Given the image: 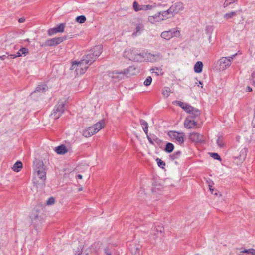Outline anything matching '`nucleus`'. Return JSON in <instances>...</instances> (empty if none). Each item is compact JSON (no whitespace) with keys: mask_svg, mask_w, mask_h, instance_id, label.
Masks as SVG:
<instances>
[{"mask_svg":"<svg viewBox=\"0 0 255 255\" xmlns=\"http://www.w3.org/2000/svg\"><path fill=\"white\" fill-rule=\"evenodd\" d=\"M102 52L101 45H97L92 48L81 59L82 64L84 63L88 67L100 56Z\"/></svg>","mask_w":255,"mask_h":255,"instance_id":"f257e3e1","label":"nucleus"},{"mask_svg":"<svg viewBox=\"0 0 255 255\" xmlns=\"http://www.w3.org/2000/svg\"><path fill=\"white\" fill-rule=\"evenodd\" d=\"M123 54L124 57L130 60L138 62L144 61L143 52H140L137 49H126Z\"/></svg>","mask_w":255,"mask_h":255,"instance_id":"f03ea898","label":"nucleus"},{"mask_svg":"<svg viewBox=\"0 0 255 255\" xmlns=\"http://www.w3.org/2000/svg\"><path fill=\"white\" fill-rule=\"evenodd\" d=\"M164 236V228L160 223H155L151 229L150 238L154 241L160 239L162 242V238Z\"/></svg>","mask_w":255,"mask_h":255,"instance_id":"7ed1b4c3","label":"nucleus"},{"mask_svg":"<svg viewBox=\"0 0 255 255\" xmlns=\"http://www.w3.org/2000/svg\"><path fill=\"white\" fill-rule=\"evenodd\" d=\"M235 54L231 56L222 57L215 63L216 71H222L227 69L231 64V61L236 56Z\"/></svg>","mask_w":255,"mask_h":255,"instance_id":"20e7f679","label":"nucleus"},{"mask_svg":"<svg viewBox=\"0 0 255 255\" xmlns=\"http://www.w3.org/2000/svg\"><path fill=\"white\" fill-rule=\"evenodd\" d=\"M65 111V103L62 101H59L54 107L52 112L50 114V117L54 119H59Z\"/></svg>","mask_w":255,"mask_h":255,"instance_id":"39448f33","label":"nucleus"},{"mask_svg":"<svg viewBox=\"0 0 255 255\" xmlns=\"http://www.w3.org/2000/svg\"><path fill=\"white\" fill-rule=\"evenodd\" d=\"M45 168L46 167L42 162L39 161L37 163L35 171L39 178L43 182H45L46 179Z\"/></svg>","mask_w":255,"mask_h":255,"instance_id":"423d86ee","label":"nucleus"},{"mask_svg":"<svg viewBox=\"0 0 255 255\" xmlns=\"http://www.w3.org/2000/svg\"><path fill=\"white\" fill-rule=\"evenodd\" d=\"M167 135L170 137L172 141H175L179 144H182L184 141V134L175 131H169Z\"/></svg>","mask_w":255,"mask_h":255,"instance_id":"0eeeda50","label":"nucleus"},{"mask_svg":"<svg viewBox=\"0 0 255 255\" xmlns=\"http://www.w3.org/2000/svg\"><path fill=\"white\" fill-rule=\"evenodd\" d=\"M66 39H67L66 36H63L62 37L53 38L47 40L44 43H43L41 45V46L45 47V46H56Z\"/></svg>","mask_w":255,"mask_h":255,"instance_id":"6e6552de","label":"nucleus"},{"mask_svg":"<svg viewBox=\"0 0 255 255\" xmlns=\"http://www.w3.org/2000/svg\"><path fill=\"white\" fill-rule=\"evenodd\" d=\"M180 36V31L176 28H173L168 31H163L161 34V37L166 40H170L174 37H179Z\"/></svg>","mask_w":255,"mask_h":255,"instance_id":"1a4fd4ad","label":"nucleus"},{"mask_svg":"<svg viewBox=\"0 0 255 255\" xmlns=\"http://www.w3.org/2000/svg\"><path fill=\"white\" fill-rule=\"evenodd\" d=\"M252 133L250 132L245 131L242 133V137L244 138L247 142L255 141V121L252 122Z\"/></svg>","mask_w":255,"mask_h":255,"instance_id":"9d476101","label":"nucleus"},{"mask_svg":"<svg viewBox=\"0 0 255 255\" xmlns=\"http://www.w3.org/2000/svg\"><path fill=\"white\" fill-rule=\"evenodd\" d=\"M247 149L246 148H243L239 150L235 151L233 154V157L235 159H238L241 162L245 160L247 155Z\"/></svg>","mask_w":255,"mask_h":255,"instance_id":"9b49d317","label":"nucleus"},{"mask_svg":"<svg viewBox=\"0 0 255 255\" xmlns=\"http://www.w3.org/2000/svg\"><path fill=\"white\" fill-rule=\"evenodd\" d=\"M184 8V4L181 2H177L172 5L169 9L171 13V16H174L175 14L182 11Z\"/></svg>","mask_w":255,"mask_h":255,"instance_id":"f8f14e48","label":"nucleus"},{"mask_svg":"<svg viewBox=\"0 0 255 255\" xmlns=\"http://www.w3.org/2000/svg\"><path fill=\"white\" fill-rule=\"evenodd\" d=\"M139 122L142 127V129H143L144 132H145V133L146 135L147 138L149 142L151 144L154 145V143L153 142L152 138L150 137V136L149 135H148V123L143 119H140L139 121Z\"/></svg>","mask_w":255,"mask_h":255,"instance_id":"ddd939ff","label":"nucleus"},{"mask_svg":"<svg viewBox=\"0 0 255 255\" xmlns=\"http://www.w3.org/2000/svg\"><path fill=\"white\" fill-rule=\"evenodd\" d=\"M88 65H86L84 63L82 64L81 60L77 62V67L75 71L77 75L84 74L88 68Z\"/></svg>","mask_w":255,"mask_h":255,"instance_id":"4468645a","label":"nucleus"},{"mask_svg":"<svg viewBox=\"0 0 255 255\" xmlns=\"http://www.w3.org/2000/svg\"><path fill=\"white\" fill-rule=\"evenodd\" d=\"M189 139L192 142L196 143H201L204 140L203 137L201 134L195 132H193L190 134Z\"/></svg>","mask_w":255,"mask_h":255,"instance_id":"2eb2a0df","label":"nucleus"},{"mask_svg":"<svg viewBox=\"0 0 255 255\" xmlns=\"http://www.w3.org/2000/svg\"><path fill=\"white\" fill-rule=\"evenodd\" d=\"M144 61L146 60L147 61L151 62H155L160 57V54H152L151 53H147L143 52Z\"/></svg>","mask_w":255,"mask_h":255,"instance_id":"dca6fc26","label":"nucleus"},{"mask_svg":"<svg viewBox=\"0 0 255 255\" xmlns=\"http://www.w3.org/2000/svg\"><path fill=\"white\" fill-rule=\"evenodd\" d=\"M196 125L197 122L189 117L185 119L184 122L185 127L187 128H192Z\"/></svg>","mask_w":255,"mask_h":255,"instance_id":"f3484780","label":"nucleus"},{"mask_svg":"<svg viewBox=\"0 0 255 255\" xmlns=\"http://www.w3.org/2000/svg\"><path fill=\"white\" fill-rule=\"evenodd\" d=\"M148 20L149 22L151 23L163 21V18H162L161 16V12H157L153 16H149L148 18Z\"/></svg>","mask_w":255,"mask_h":255,"instance_id":"a211bd4d","label":"nucleus"},{"mask_svg":"<svg viewBox=\"0 0 255 255\" xmlns=\"http://www.w3.org/2000/svg\"><path fill=\"white\" fill-rule=\"evenodd\" d=\"M136 70V68L133 66H130L128 68L124 69L123 71H117L116 74H129L130 75H133L135 74L134 71Z\"/></svg>","mask_w":255,"mask_h":255,"instance_id":"6ab92c4d","label":"nucleus"},{"mask_svg":"<svg viewBox=\"0 0 255 255\" xmlns=\"http://www.w3.org/2000/svg\"><path fill=\"white\" fill-rule=\"evenodd\" d=\"M92 126L89 127L83 131V135L86 137H89L96 133Z\"/></svg>","mask_w":255,"mask_h":255,"instance_id":"aec40b11","label":"nucleus"},{"mask_svg":"<svg viewBox=\"0 0 255 255\" xmlns=\"http://www.w3.org/2000/svg\"><path fill=\"white\" fill-rule=\"evenodd\" d=\"M105 122L103 120H100L97 123L92 126L94 128V130L98 132L100 129H101L104 127Z\"/></svg>","mask_w":255,"mask_h":255,"instance_id":"412c9836","label":"nucleus"},{"mask_svg":"<svg viewBox=\"0 0 255 255\" xmlns=\"http://www.w3.org/2000/svg\"><path fill=\"white\" fill-rule=\"evenodd\" d=\"M56 153L60 155H63L67 152L66 147L64 145H61L55 148Z\"/></svg>","mask_w":255,"mask_h":255,"instance_id":"4be33fe9","label":"nucleus"},{"mask_svg":"<svg viewBox=\"0 0 255 255\" xmlns=\"http://www.w3.org/2000/svg\"><path fill=\"white\" fill-rule=\"evenodd\" d=\"M242 12L241 9H240V10H239L238 11H231L229 13H227L225 14L223 16V17L226 20H228L229 19L233 18L234 16H235L237 15V13L238 12Z\"/></svg>","mask_w":255,"mask_h":255,"instance_id":"5701e85b","label":"nucleus"},{"mask_svg":"<svg viewBox=\"0 0 255 255\" xmlns=\"http://www.w3.org/2000/svg\"><path fill=\"white\" fill-rule=\"evenodd\" d=\"M203 67V63L201 61H198L196 63L194 67V71L197 73H200L202 71Z\"/></svg>","mask_w":255,"mask_h":255,"instance_id":"b1692460","label":"nucleus"},{"mask_svg":"<svg viewBox=\"0 0 255 255\" xmlns=\"http://www.w3.org/2000/svg\"><path fill=\"white\" fill-rule=\"evenodd\" d=\"M161 12V16L162 18H163V20H164L167 18H170L171 17H173V16H171V13L170 11V9L168 8L167 10L160 11Z\"/></svg>","mask_w":255,"mask_h":255,"instance_id":"393cba45","label":"nucleus"},{"mask_svg":"<svg viewBox=\"0 0 255 255\" xmlns=\"http://www.w3.org/2000/svg\"><path fill=\"white\" fill-rule=\"evenodd\" d=\"M190 114H191V116L189 117L194 119L200 115L201 112L198 109L193 108V109L192 110V111H191Z\"/></svg>","mask_w":255,"mask_h":255,"instance_id":"a878e982","label":"nucleus"},{"mask_svg":"<svg viewBox=\"0 0 255 255\" xmlns=\"http://www.w3.org/2000/svg\"><path fill=\"white\" fill-rule=\"evenodd\" d=\"M174 145L172 143L168 142L166 143V144L165 145V147L164 148V151L166 153H170L174 150Z\"/></svg>","mask_w":255,"mask_h":255,"instance_id":"bb28decb","label":"nucleus"},{"mask_svg":"<svg viewBox=\"0 0 255 255\" xmlns=\"http://www.w3.org/2000/svg\"><path fill=\"white\" fill-rule=\"evenodd\" d=\"M22 168V163L20 161H17L14 164L12 169L15 172H19L20 171L21 169Z\"/></svg>","mask_w":255,"mask_h":255,"instance_id":"cd10ccee","label":"nucleus"},{"mask_svg":"<svg viewBox=\"0 0 255 255\" xmlns=\"http://www.w3.org/2000/svg\"><path fill=\"white\" fill-rule=\"evenodd\" d=\"M150 137L152 138L153 142L154 143V145H155L154 142H155L158 146H161L163 144V141L157 137L154 134L151 135Z\"/></svg>","mask_w":255,"mask_h":255,"instance_id":"c85d7f7f","label":"nucleus"},{"mask_svg":"<svg viewBox=\"0 0 255 255\" xmlns=\"http://www.w3.org/2000/svg\"><path fill=\"white\" fill-rule=\"evenodd\" d=\"M143 27L144 26L142 24H138L135 29V31L132 34L133 36H137L138 34H140L141 31L143 29Z\"/></svg>","mask_w":255,"mask_h":255,"instance_id":"c756f323","label":"nucleus"},{"mask_svg":"<svg viewBox=\"0 0 255 255\" xmlns=\"http://www.w3.org/2000/svg\"><path fill=\"white\" fill-rule=\"evenodd\" d=\"M181 155V152L180 151H177L173 153L172 154L169 155V158L171 160H174L178 159L180 158Z\"/></svg>","mask_w":255,"mask_h":255,"instance_id":"7c9ffc66","label":"nucleus"},{"mask_svg":"<svg viewBox=\"0 0 255 255\" xmlns=\"http://www.w3.org/2000/svg\"><path fill=\"white\" fill-rule=\"evenodd\" d=\"M162 93L164 97L167 98L171 93L170 88L168 87H164L162 90Z\"/></svg>","mask_w":255,"mask_h":255,"instance_id":"2f4dec72","label":"nucleus"},{"mask_svg":"<svg viewBox=\"0 0 255 255\" xmlns=\"http://www.w3.org/2000/svg\"><path fill=\"white\" fill-rule=\"evenodd\" d=\"M132 252L134 255H141L142 253L140 251V247L139 245H135L134 249H132Z\"/></svg>","mask_w":255,"mask_h":255,"instance_id":"473e14b6","label":"nucleus"},{"mask_svg":"<svg viewBox=\"0 0 255 255\" xmlns=\"http://www.w3.org/2000/svg\"><path fill=\"white\" fill-rule=\"evenodd\" d=\"M156 7L155 5H140V10H151L153 8Z\"/></svg>","mask_w":255,"mask_h":255,"instance_id":"72a5a7b5","label":"nucleus"},{"mask_svg":"<svg viewBox=\"0 0 255 255\" xmlns=\"http://www.w3.org/2000/svg\"><path fill=\"white\" fill-rule=\"evenodd\" d=\"M47 89V86L46 85H38L35 89V91L34 92H43L45 91Z\"/></svg>","mask_w":255,"mask_h":255,"instance_id":"f704fd0d","label":"nucleus"},{"mask_svg":"<svg viewBox=\"0 0 255 255\" xmlns=\"http://www.w3.org/2000/svg\"><path fill=\"white\" fill-rule=\"evenodd\" d=\"M59 33L63 32L65 27V23H60L55 27Z\"/></svg>","mask_w":255,"mask_h":255,"instance_id":"c9c22d12","label":"nucleus"},{"mask_svg":"<svg viewBox=\"0 0 255 255\" xmlns=\"http://www.w3.org/2000/svg\"><path fill=\"white\" fill-rule=\"evenodd\" d=\"M86 20V18L84 15L78 16L76 18V21L79 23L82 24Z\"/></svg>","mask_w":255,"mask_h":255,"instance_id":"e433bc0d","label":"nucleus"},{"mask_svg":"<svg viewBox=\"0 0 255 255\" xmlns=\"http://www.w3.org/2000/svg\"><path fill=\"white\" fill-rule=\"evenodd\" d=\"M242 253H246L248 254H251L252 255H255V249L250 248L249 249H244L241 252Z\"/></svg>","mask_w":255,"mask_h":255,"instance_id":"4c0bfd02","label":"nucleus"},{"mask_svg":"<svg viewBox=\"0 0 255 255\" xmlns=\"http://www.w3.org/2000/svg\"><path fill=\"white\" fill-rule=\"evenodd\" d=\"M238 0H226L223 4V7L224 8L227 7L229 5L236 2Z\"/></svg>","mask_w":255,"mask_h":255,"instance_id":"58836bf2","label":"nucleus"},{"mask_svg":"<svg viewBox=\"0 0 255 255\" xmlns=\"http://www.w3.org/2000/svg\"><path fill=\"white\" fill-rule=\"evenodd\" d=\"M210 156L214 159L221 161L222 159L220 155L217 153H210Z\"/></svg>","mask_w":255,"mask_h":255,"instance_id":"ea45409f","label":"nucleus"},{"mask_svg":"<svg viewBox=\"0 0 255 255\" xmlns=\"http://www.w3.org/2000/svg\"><path fill=\"white\" fill-rule=\"evenodd\" d=\"M156 161H157V164H158V166L162 168V169H164V167L165 166V162H164L163 161H162L161 159L157 158L156 159Z\"/></svg>","mask_w":255,"mask_h":255,"instance_id":"a19ab883","label":"nucleus"},{"mask_svg":"<svg viewBox=\"0 0 255 255\" xmlns=\"http://www.w3.org/2000/svg\"><path fill=\"white\" fill-rule=\"evenodd\" d=\"M193 108L194 107H193L191 105L186 104V105L185 106L183 110L186 112L190 113L191 112V111H192V110L193 109Z\"/></svg>","mask_w":255,"mask_h":255,"instance_id":"79ce46f5","label":"nucleus"},{"mask_svg":"<svg viewBox=\"0 0 255 255\" xmlns=\"http://www.w3.org/2000/svg\"><path fill=\"white\" fill-rule=\"evenodd\" d=\"M59 33L56 28L54 27L53 28H50L48 30V34L49 36H52L56 33Z\"/></svg>","mask_w":255,"mask_h":255,"instance_id":"37998d69","label":"nucleus"},{"mask_svg":"<svg viewBox=\"0 0 255 255\" xmlns=\"http://www.w3.org/2000/svg\"><path fill=\"white\" fill-rule=\"evenodd\" d=\"M152 80L151 76H148L144 82V85L146 86H149L151 83Z\"/></svg>","mask_w":255,"mask_h":255,"instance_id":"c03bdc74","label":"nucleus"},{"mask_svg":"<svg viewBox=\"0 0 255 255\" xmlns=\"http://www.w3.org/2000/svg\"><path fill=\"white\" fill-rule=\"evenodd\" d=\"M140 5L136 1H134L133 3V7L135 11H138L140 10Z\"/></svg>","mask_w":255,"mask_h":255,"instance_id":"a18cd8bd","label":"nucleus"},{"mask_svg":"<svg viewBox=\"0 0 255 255\" xmlns=\"http://www.w3.org/2000/svg\"><path fill=\"white\" fill-rule=\"evenodd\" d=\"M174 104H176L179 106H180L181 108H182L183 109H184L185 106L186 105V103H183L181 101H175L173 102Z\"/></svg>","mask_w":255,"mask_h":255,"instance_id":"49530a36","label":"nucleus"},{"mask_svg":"<svg viewBox=\"0 0 255 255\" xmlns=\"http://www.w3.org/2000/svg\"><path fill=\"white\" fill-rule=\"evenodd\" d=\"M22 55L21 54V52H20V51L19 50L16 54H10L8 55V57H10V59H14L16 57H20Z\"/></svg>","mask_w":255,"mask_h":255,"instance_id":"de8ad7c7","label":"nucleus"},{"mask_svg":"<svg viewBox=\"0 0 255 255\" xmlns=\"http://www.w3.org/2000/svg\"><path fill=\"white\" fill-rule=\"evenodd\" d=\"M20 52H21L22 55H23L24 56H25L27 55L29 52V50L25 48V47H22L19 49Z\"/></svg>","mask_w":255,"mask_h":255,"instance_id":"09e8293b","label":"nucleus"},{"mask_svg":"<svg viewBox=\"0 0 255 255\" xmlns=\"http://www.w3.org/2000/svg\"><path fill=\"white\" fill-rule=\"evenodd\" d=\"M216 142L218 146H219L220 148H223L225 145L223 140L220 138H218Z\"/></svg>","mask_w":255,"mask_h":255,"instance_id":"8fccbe9b","label":"nucleus"},{"mask_svg":"<svg viewBox=\"0 0 255 255\" xmlns=\"http://www.w3.org/2000/svg\"><path fill=\"white\" fill-rule=\"evenodd\" d=\"M55 202V198L53 197H50L47 201V205H50L54 204Z\"/></svg>","mask_w":255,"mask_h":255,"instance_id":"3c124183","label":"nucleus"},{"mask_svg":"<svg viewBox=\"0 0 255 255\" xmlns=\"http://www.w3.org/2000/svg\"><path fill=\"white\" fill-rule=\"evenodd\" d=\"M104 253L105 255H112V251L108 247L104 249Z\"/></svg>","mask_w":255,"mask_h":255,"instance_id":"603ef678","label":"nucleus"},{"mask_svg":"<svg viewBox=\"0 0 255 255\" xmlns=\"http://www.w3.org/2000/svg\"><path fill=\"white\" fill-rule=\"evenodd\" d=\"M77 62H72V65L70 67V70H73L74 69H76V66L77 67Z\"/></svg>","mask_w":255,"mask_h":255,"instance_id":"864d4df0","label":"nucleus"},{"mask_svg":"<svg viewBox=\"0 0 255 255\" xmlns=\"http://www.w3.org/2000/svg\"><path fill=\"white\" fill-rule=\"evenodd\" d=\"M155 69H156V70H158V71L159 70V69L158 68H156V69L152 68V69H151L150 70V72H151L152 73H155V74H156V75L157 76L159 75V74L157 72H155V71H154V70H155Z\"/></svg>","mask_w":255,"mask_h":255,"instance_id":"5fc2aeb1","label":"nucleus"},{"mask_svg":"<svg viewBox=\"0 0 255 255\" xmlns=\"http://www.w3.org/2000/svg\"><path fill=\"white\" fill-rule=\"evenodd\" d=\"M212 29V27L210 26H206V31L208 33L210 30Z\"/></svg>","mask_w":255,"mask_h":255,"instance_id":"6e6d98bb","label":"nucleus"},{"mask_svg":"<svg viewBox=\"0 0 255 255\" xmlns=\"http://www.w3.org/2000/svg\"><path fill=\"white\" fill-rule=\"evenodd\" d=\"M6 57H7L8 58V56H6V55H2V56H0V59H1V60H4ZM8 58H10V57H8Z\"/></svg>","mask_w":255,"mask_h":255,"instance_id":"4d7b16f0","label":"nucleus"},{"mask_svg":"<svg viewBox=\"0 0 255 255\" xmlns=\"http://www.w3.org/2000/svg\"><path fill=\"white\" fill-rule=\"evenodd\" d=\"M25 18L21 17L19 19L18 21L19 23H23L25 21Z\"/></svg>","mask_w":255,"mask_h":255,"instance_id":"13d9d810","label":"nucleus"},{"mask_svg":"<svg viewBox=\"0 0 255 255\" xmlns=\"http://www.w3.org/2000/svg\"><path fill=\"white\" fill-rule=\"evenodd\" d=\"M247 89L248 91H249V92L252 91V88L251 87H250V86H248Z\"/></svg>","mask_w":255,"mask_h":255,"instance_id":"bf43d9fd","label":"nucleus"},{"mask_svg":"<svg viewBox=\"0 0 255 255\" xmlns=\"http://www.w3.org/2000/svg\"><path fill=\"white\" fill-rule=\"evenodd\" d=\"M77 178L79 179H82V175H81V174H78L77 176Z\"/></svg>","mask_w":255,"mask_h":255,"instance_id":"052dcab7","label":"nucleus"},{"mask_svg":"<svg viewBox=\"0 0 255 255\" xmlns=\"http://www.w3.org/2000/svg\"><path fill=\"white\" fill-rule=\"evenodd\" d=\"M77 255H88L87 254H85L84 253H81L78 254Z\"/></svg>","mask_w":255,"mask_h":255,"instance_id":"680f3d73","label":"nucleus"},{"mask_svg":"<svg viewBox=\"0 0 255 255\" xmlns=\"http://www.w3.org/2000/svg\"><path fill=\"white\" fill-rule=\"evenodd\" d=\"M212 186L209 185V189L211 191L212 193H213V189L211 188Z\"/></svg>","mask_w":255,"mask_h":255,"instance_id":"e2e57ef3","label":"nucleus"},{"mask_svg":"<svg viewBox=\"0 0 255 255\" xmlns=\"http://www.w3.org/2000/svg\"><path fill=\"white\" fill-rule=\"evenodd\" d=\"M199 85H202V83L201 81H199Z\"/></svg>","mask_w":255,"mask_h":255,"instance_id":"0e129e2a","label":"nucleus"},{"mask_svg":"<svg viewBox=\"0 0 255 255\" xmlns=\"http://www.w3.org/2000/svg\"><path fill=\"white\" fill-rule=\"evenodd\" d=\"M82 190V188H80V189H79V191H81V190Z\"/></svg>","mask_w":255,"mask_h":255,"instance_id":"69168bd1","label":"nucleus"}]
</instances>
